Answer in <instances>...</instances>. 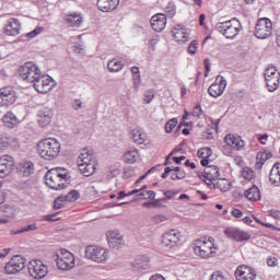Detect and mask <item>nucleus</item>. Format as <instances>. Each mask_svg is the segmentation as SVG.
Masks as SVG:
<instances>
[{
	"mask_svg": "<svg viewBox=\"0 0 280 280\" xmlns=\"http://www.w3.org/2000/svg\"><path fill=\"white\" fill-rule=\"evenodd\" d=\"M45 180L47 187L55 189V191H60V189L67 187V183L71 180V175L65 167H55L46 173Z\"/></svg>",
	"mask_w": 280,
	"mask_h": 280,
	"instance_id": "obj_1",
	"label": "nucleus"
},
{
	"mask_svg": "<svg viewBox=\"0 0 280 280\" xmlns=\"http://www.w3.org/2000/svg\"><path fill=\"white\" fill-rule=\"evenodd\" d=\"M37 152L45 161H54L60 154V142L56 138H46L38 142Z\"/></svg>",
	"mask_w": 280,
	"mask_h": 280,
	"instance_id": "obj_2",
	"label": "nucleus"
},
{
	"mask_svg": "<svg viewBox=\"0 0 280 280\" xmlns=\"http://www.w3.org/2000/svg\"><path fill=\"white\" fill-rule=\"evenodd\" d=\"M215 30L225 38L233 40L234 38H237V36H240V32L243 30V26L242 22H240L237 18H233L229 21L217 23Z\"/></svg>",
	"mask_w": 280,
	"mask_h": 280,
	"instance_id": "obj_3",
	"label": "nucleus"
},
{
	"mask_svg": "<svg viewBox=\"0 0 280 280\" xmlns=\"http://www.w3.org/2000/svg\"><path fill=\"white\" fill-rule=\"evenodd\" d=\"M78 168L83 176H93L95 174V159L93 154L89 153L86 149H83L77 160Z\"/></svg>",
	"mask_w": 280,
	"mask_h": 280,
	"instance_id": "obj_4",
	"label": "nucleus"
},
{
	"mask_svg": "<svg viewBox=\"0 0 280 280\" xmlns=\"http://www.w3.org/2000/svg\"><path fill=\"white\" fill-rule=\"evenodd\" d=\"M42 73L43 72L34 61L25 62L19 68V75L24 82L34 83L40 78Z\"/></svg>",
	"mask_w": 280,
	"mask_h": 280,
	"instance_id": "obj_5",
	"label": "nucleus"
},
{
	"mask_svg": "<svg viewBox=\"0 0 280 280\" xmlns=\"http://www.w3.org/2000/svg\"><path fill=\"white\" fill-rule=\"evenodd\" d=\"M218 248L213 245V237H209L208 241H196V245L194 247L195 255L197 257H201V259H207L214 255Z\"/></svg>",
	"mask_w": 280,
	"mask_h": 280,
	"instance_id": "obj_6",
	"label": "nucleus"
},
{
	"mask_svg": "<svg viewBox=\"0 0 280 280\" xmlns=\"http://www.w3.org/2000/svg\"><path fill=\"white\" fill-rule=\"evenodd\" d=\"M55 261L59 270H73L75 268V256L67 249H61L59 254L56 255Z\"/></svg>",
	"mask_w": 280,
	"mask_h": 280,
	"instance_id": "obj_7",
	"label": "nucleus"
},
{
	"mask_svg": "<svg viewBox=\"0 0 280 280\" xmlns=\"http://www.w3.org/2000/svg\"><path fill=\"white\" fill-rule=\"evenodd\" d=\"M265 81H266V86L269 93H275L277 89H279L280 84V72L277 71V67L275 66H269L266 68L265 72Z\"/></svg>",
	"mask_w": 280,
	"mask_h": 280,
	"instance_id": "obj_8",
	"label": "nucleus"
},
{
	"mask_svg": "<svg viewBox=\"0 0 280 280\" xmlns=\"http://www.w3.org/2000/svg\"><path fill=\"white\" fill-rule=\"evenodd\" d=\"M85 257L96 264H106L108 261V250L100 246L90 245L85 248Z\"/></svg>",
	"mask_w": 280,
	"mask_h": 280,
	"instance_id": "obj_9",
	"label": "nucleus"
},
{
	"mask_svg": "<svg viewBox=\"0 0 280 280\" xmlns=\"http://www.w3.org/2000/svg\"><path fill=\"white\" fill-rule=\"evenodd\" d=\"M255 36L260 40L270 38V36H272V21L268 18L259 19L255 26Z\"/></svg>",
	"mask_w": 280,
	"mask_h": 280,
	"instance_id": "obj_10",
	"label": "nucleus"
},
{
	"mask_svg": "<svg viewBox=\"0 0 280 280\" xmlns=\"http://www.w3.org/2000/svg\"><path fill=\"white\" fill-rule=\"evenodd\" d=\"M28 273L33 279H45L49 273V268L39 259L31 260L28 264Z\"/></svg>",
	"mask_w": 280,
	"mask_h": 280,
	"instance_id": "obj_11",
	"label": "nucleus"
},
{
	"mask_svg": "<svg viewBox=\"0 0 280 280\" xmlns=\"http://www.w3.org/2000/svg\"><path fill=\"white\" fill-rule=\"evenodd\" d=\"M19 100V94L12 86H3L0 89V106H12Z\"/></svg>",
	"mask_w": 280,
	"mask_h": 280,
	"instance_id": "obj_12",
	"label": "nucleus"
},
{
	"mask_svg": "<svg viewBox=\"0 0 280 280\" xmlns=\"http://www.w3.org/2000/svg\"><path fill=\"white\" fill-rule=\"evenodd\" d=\"M25 268V258L23 256H13L5 265L4 270L7 275H16Z\"/></svg>",
	"mask_w": 280,
	"mask_h": 280,
	"instance_id": "obj_13",
	"label": "nucleus"
},
{
	"mask_svg": "<svg viewBox=\"0 0 280 280\" xmlns=\"http://www.w3.org/2000/svg\"><path fill=\"white\" fill-rule=\"evenodd\" d=\"M52 82H54V79H51V77L43 75V72H42L39 74V78L35 79V81L33 82V86L35 91H37V93L45 94L51 91Z\"/></svg>",
	"mask_w": 280,
	"mask_h": 280,
	"instance_id": "obj_14",
	"label": "nucleus"
},
{
	"mask_svg": "<svg viewBox=\"0 0 280 280\" xmlns=\"http://www.w3.org/2000/svg\"><path fill=\"white\" fill-rule=\"evenodd\" d=\"M180 237H183L180 231L170 230L162 235V244L167 248H174L180 242Z\"/></svg>",
	"mask_w": 280,
	"mask_h": 280,
	"instance_id": "obj_15",
	"label": "nucleus"
},
{
	"mask_svg": "<svg viewBox=\"0 0 280 280\" xmlns=\"http://www.w3.org/2000/svg\"><path fill=\"white\" fill-rule=\"evenodd\" d=\"M236 280H255L257 279V271L250 266L241 265L236 268L235 272Z\"/></svg>",
	"mask_w": 280,
	"mask_h": 280,
	"instance_id": "obj_16",
	"label": "nucleus"
},
{
	"mask_svg": "<svg viewBox=\"0 0 280 280\" xmlns=\"http://www.w3.org/2000/svg\"><path fill=\"white\" fill-rule=\"evenodd\" d=\"M224 234L235 242H248L250 240V233L237 228H228L224 230Z\"/></svg>",
	"mask_w": 280,
	"mask_h": 280,
	"instance_id": "obj_17",
	"label": "nucleus"
},
{
	"mask_svg": "<svg viewBox=\"0 0 280 280\" xmlns=\"http://www.w3.org/2000/svg\"><path fill=\"white\" fill-rule=\"evenodd\" d=\"M14 170V158L11 155H2L0 158V178H5L10 176Z\"/></svg>",
	"mask_w": 280,
	"mask_h": 280,
	"instance_id": "obj_18",
	"label": "nucleus"
},
{
	"mask_svg": "<svg viewBox=\"0 0 280 280\" xmlns=\"http://www.w3.org/2000/svg\"><path fill=\"white\" fill-rule=\"evenodd\" d=\"M51 119H54V110L49 107H43L37 113V124L40 128H47L49 124H51Z\"/></svg>",
	"mask_w": 280,
	"mask_h": 280,
	"instance_id": "obj_19",
	"label": "nucleus"
},
{
	"mask_svg": "<svg viewBox=\"0 0 280 280\" xmlns=\"http://www.w3.org/2000/svg\"><path fill=\"white\" fill-rule=\"evenodd\" d=\"M224 142L230 150L236 151L244 150V145H246V143L242 140V137L235 136L233 133L226 135L224 138Z\"/></svg>",
	"mask_w": 280,
	"mask_h": 280,
	"instance_id": "obj_20",
	"label": "nucleus"
},
{
	"mask_svg": "<svg viewBox=\"0 0 280 280\" xmlns=\"http://www.w3.org/2000/svg\"><path fill=\"white\" fill-rule=\"evenodd\" d=\"M150 23L154 32H163L167 25V15L158 13L151 18Z\"/></svg>",
	"mask_w": 280,
	"mask_h": 280,
	"instance_id": "obj_21",
	"label": "nucleus"
},
{
	"mask_svg": "<svg viewBox=\"0 0 280 280\" xmlns=\"http://www.w3.org/2000/svg\"><path fill=\"white\" fill-rule=\"evenodd\" d=\"M148 189V186L144 185L143 187L139 189H133L129 192V196H135L138 200H154L156 198V192L153 190H145Z\"/></svg>",
	"mask_w": 280,
	"mask_h": 280,
	"instance_id": "obj_22",
	"label": "nucleus"
},
{
	"mask_svg": "<svg viewBox=\"0 0 280 280\" xmlns=\"http://www.w3.org/2000/svg\"><path fill=\"white\" fill-rule=\"evenodd\" d=\"M4 34H7V36H19V34H21V22L19 19L11 18L8 20L4 26Z\"/></svg>",
	"mask_w": 280,
	"mask_h": 280,
	"instance_id": "obj_23",
	"label": "nucleus"
},
{
	"mask_svg": "<svg viewBox=\"0 0 280 280\" xmlns=\"http://www.w3.org/2000/svg\"><path fill=\"white\" fill-rule=\"evenodd\" d=\"M107 242L110 248H121L124 246V235L118 230L109 231L107 233Z\"/></svg>",
	"mask_w": 280,
	"mask_h": 280,
	"instance_id": "obj_24",
	"label": "nucleus"
},
{
	"mask_svg": "<svg viewBox=\"0 0 280 280\" xmlns=\"http://www.w3.org/2000/svg\"><path fill=\"white\" fill-rule=\"evenodd\" d=\"M201 180H218L220 178V168L215 165L205 167L203 174L199 175Z\"/></svg>",
	"mask_w": 280,
	"mask_h": 280,
	"instance_id": "obj_25",
	"label": "nucleus"
},
{
	"mask_svg": "<svg viewBox=\"0 0 280 280\" xmlns=\"http://www.w3.org/2000/svg\"><path fill=\"white\" fill-rule=\"evenodd\" d=\"M118 5L119 0H97V8L101 12H113Z\"/></svg>",
	"mask_w": 280,
	"mask_h": 280,
	"instance_id": "obj_26",
	"label": "nucleus"
},
{
	"mask_svg": "<svg viewBox=\"0 0 280 280\" xmlns=\"http://www.w3.org/2000/svg\"><path fill=\"white\" fill-rule=\"evenodd\" d=\"M244 197L252 202H257V200H261V191L259 190V187L254 185L244 191Z\"/></svg>",
	"mask_w": 280,
	"mask_h": 280,
	"instance_id": "obj_27",
	"label": "nucleus"
},
{
	"mask_svg": "<svg viewBox=\"0 0 280 280\" xmlns=\"http://www.w3.org/2000/svg\"><path fill=\"white\" fill-rule=\"evenodd\" d=\"M172 34H173L175 40H177V43H187V38H189L187 31H185V28L180 25H176L172 30Z\"/></svg>",
	"mask_w": 280,
	"mask_h": 280,
	"instance_id": "obj_28",
	"label": "nucleus"
},
{
	"mask_svg": "<svg viewBox=\"0 0 280 280\" xmlns=\"http://www.w3.org/2000/svg\"><path fill=\"white\" fill-rule=\"evenodd\" d=\"M269 180L276 187H280V163H276L269 174Z\"/></svg>",
	"mask_w": 280,
	"mask_h": 280,
	"instance_id": "obj_29",
	"label": "nucleus"
},
{
	"mask_svg": "<svg viewBox=\"0 0 280 280\" xmlns=\"http://www.w3.org/2000/svg\"><path fill=\"white\" fill-rule=\"evenodd\" d=\"M2 121L7 128H14V126L19 125V118L14 113L9 112L2 117Z\"/></svg>",
	"mask_w": 280,
	"mask_h": 280,
	"instance_id": "obj_30",
	"label": "nucleus"
},
{
	"mask_svg": "<svg viewBox=\"0 0 280 280\" xmlns=\"http://www.w3.org/2000/svg\"><path fill=\"white\" fill-rule=\"evenodd\" d=\"M125 66L126 63L119 59H112L107 62V69L110 73H118Z\"/></svg>",
	"mask_w": 280,
	"mask_h": 280,
	"instance_id": "obj_31",
	"label": "nucleus"
},
{
	"mask_svg": "<svg viewBox=\"0 0 280 280\" xmlns=\"http://www.w3.org/2000/svg\"><path fill=\"white\" fill-rule=\"evenodd\" d=\"M66 23L70 27H80V25H82V15H80L78 13L69 14L66 18Z\"/></svg>",
	"mask_w": 280,
	"mask_h": 280,
	"instance_id": "obj_32",
	"label": "nucleus"
},
{
	"mask_svg": "<svg viewBox=\"0 0 280 280\" xmlns=\"http://www.w3.org/2000/svg\"><path fill=\"white\" fill-rule=\"evenodd\" d=\"M32 231H38V225L36 223H31L19 230L13 229L10 231V235H21L23 233H32Z\"/></svg>",
	"mask_w": 280,
	"mask_h": 280,
	"instance_id": "obj_33",
	"label": "nucleus"
},
{
	"mask_svg": "<svg viewBox=\"0 0 280 280\" xmlns=\"http://www.w3.org/2000/svg\"><path fill=\"white\" fill-rule=\"evenodd\" d=\"M33 172H34V164L31 161L20 164V174L24 176V178L32 176Z\"/></svg>",
	"mask_w": 280,
	"mask_h": 280,
	"instance_id": "obj_34",
	"label": "nucleus"
},
{
	"mask_svg": "<svg viewBox=\"0 0 280 280\" xmlns=\"http://www.w3.org/2000/svg\"><path fill=\"white\" fill-rule=\"evenodd\" d=\"M138 159H139V151H137V149H131L127 151L122 156V161L125 163H129L130 165H132V163H137Z\"/></svg>",
	"mask_w": 280,
	"mask_h": 280,
	"instance_id": "obj_35",
	"label": "nucleus"
},
{
	"mask_svg": "<svg viewBox=\"0 0 280 280\" xmlns=\"http://www.w3.org/2000/svg\"><path fill=\"white\" fill-rule=\"evenodd\" d=\"M257 159V165H259L261 167V165H264V163H266V161H268L269 159H272V152L270 151H259L256 155Z\"/></svg>",
	"mask_w": 280,
	"mask_h": 280,
	"instance_id": "obj_36",
	"label": "nucleus"
},
{
	"mask_svg": "<svg viewBox=\"0 0 280 280\" xmlns=\"http://www.w3.org/2000/svg\"><path fill=\"white\" fill-rule=\"evenodd\" d=\"M208 93L211 97H220L221 95H223L224 91L222 88H220L218 85V83H212L209 89H208Z\"/></svg>",
	"mask_w": 280,
	"mask_h": 280,
	"instance_id": "obj_37",
	"label": "nucleus"
},
{
	"mask_svg": "<svg viewBox=\"0 0 280 280\" xmlns=\"http://www.w3.org/2000/svg\"><path fill=\"white\" fill-rule=\"evenodd\" d=\"M131 137H132L135 143H138L139 145H143V143H145V138H143V133H141L137 129L131 131Z\"/></svg>",
	"mask_w": 280,
	"mask_h": 280,
	"instance_id": "obj_38",
	"label": "nucleus"
},
{
	"mask_svg": "<svg viewBox=\"0 0 280 280\" xmlns=\"http://www.w3.org/2000/svg\"><path fill=\"white\" fill-rule=\"evenodd\" d=\"M165 12L168 19H174V16H176V3L172 1L168 2L167 5L165 7Z\"/></svg>",
	"mask_w": 280,
	"mask_h": 280,
	"instance_id": "obj_39",
	"label": "nucleus"
},
{
	"mask_svg": "<svg viewBox=\"0 0 280 280\" xmlns=\"http://www.w3.org/2000/svg\"><path fill=\"white\" fill-rule=\"evenodd\" d=\"M242 176L245 180H253L255 178V172L249 167H245L242 171Z\"/></svg>",
	"mask_w": 280,
	"mask_h": 280,
	"instance_id": "obj_40",
	"label": "nucleus"
},
{
	"mask_svg": "<svg viewBox=\"0 0 280 280\" xmlns=\"http://www.w3.org/2000/svg\"><path fill=\"white\" fill-rule=\"evenodd\" d=\"M176 126H178V118H172L171 120H168L165 125V130L167 133H171L172 130H174V128H176Z\"/></svg>",
	"mask_w": 280,
	"mask_h": 280,
	"instance_id": "obj_41",
	"label": "nucleus"
},
{
	"mask_svg": "<svg viewBox=\"0 0 280 280\" xmlns=\"http://www.w3.org/2000/svg\"><path fill=\"white\" fill-rule=\"evenodd\" d=\"M44 30L45 28L43 26L36 27L32 32L27 33L25 36H26V38H36V36H38V34H43Z\"/></svg>",
	"mask_w": 280,
	"mask_h": 280,
	"instance_id": "obj_42",
	"label": "nucleus"
},
{
	"mask_svg": "<svg viewBox=\"0 0 280 280\" xmlns=\"http://www.w3.org/2000/svg\"><path fill=\"white\" fill-rule=\"evenodd\" d=\"M78 198H80V192H78V190H71L66 196V200H68V202H74V200H78Z\"/></svg>",
	"mask_w": 280,
	"mask_h": 280,
	"instance_id": "obj_43",
	"label": "nucleus"
},
{
	"mask_svg": "<svg viewBox=\"0 0 280 280\" xmlns=\"http://www.w3.org/2000/svg\"><path fill=\"white\" fill-rule=\"evenodd\" d=\"M214 84L219 85L223 91H226V79L222 75H218Z\"/></svg>",
	"mask_w": 280,
	"mask_h": 280,
	"instance_id": "obj_44",
	"label": "nucleus"
},
{
	"mask_svg": "<svg viewBox=\"0 0 280 280\" xmlns=\"http://www.w3.org/2000/svg\"><path fill=\"white\" fill-rule=\"evenodd\" d=\"M156 171V166L151 167L144 175L140 176L137 180H136V185H139V183H141L142 180H145V178H148L149 174H153V172Z\"/></svg>",
	"mask_w": 280,
	"mask_h": 280,
	"instance_id": "obj_45",
	"label": "nucleus"
},
{
	"mask_svg": "<svg viewBox=\"0 0 280 280\" xmlns=\"http://www.w3.org/2000/svg\"><path fill=\"white\" fill-rule=\"evenodd\" d=\"M183 178H185V172H179V173L171 172V179L172 180H183Z\"/></svg>",
	"mask_w": 280,
	"mask_h": 280,
	"instance_id": "obj_46",
	"label": "nucleus"
},
{
	"mask_svg": "<svg viewBox=\"0 0 280 280\" xmlns=\"http://www.w3.org/2000/svg\"><path fill=\"white\" fill-rule=\"evenodd\" d=\"M165 220H167V218L163 214H156L152 218L153 224H161V222H165Z\"/></svg>",
	"mask_w": 280,
	"mask_h": 280,
	"instance_id": "obj_47",
	"label": "nucleus"
},
{
	"mask_svg": "<svg viewBox=\"0 0 280 280\" xmlns=\"http://www.w3.org/2000/svg\"><path fill=\"white\" fill-rule=\"evenodd\" d=\"M267 266L270 268H276V266H279V259H277V257L267 258Z\"/></svg>",
	"mask_w": 280,
	"mask_h": 280,
	"instance_id": "obj_48",
	"label": "nucleus"
},
{
	"mask_svg": "<svg viewBox=\"0 0 280 280\" xmlns=\"http://www.w3.org/2000/svg\"><path fill=\"white\" fill-rule=\"evenodd\" d=\"M188 51L192 55L198 51V40L195 39L190 43V45L188 46Z\"/></svg>",
	"mask_w": 280,
	"mask_h": 280,
	"instance_id": "obj_49",
	"label": "nucleus"
},
{
	"mask_svg": "<svg viewBox=\"0 0 280 280\" xmlns=\"http://www.w3.org/2000/svg\"><path fill=\"white\" fill-rule=\"evenodd\" d=\"M154 100V92L148 91L144 93V103L150 104Z\"/></svg>",
	"mask_w": 280,
	"mask_h": 280,
	"instance_id": "obj_50",
	"label": "nucleus"
},
{
	"mask_svg": "<svg viewBox=\"0 0 280 280\" xmlns=\"http://www.w3.org/2000/svg\"><path fill=\"white\" fill-rule=\"evenodd\" d=\"M133 80V89L139 90V86H141V74L132 77Z\"/></svg>",
	"mask_w": 280,
	"mask_h": 280,
	"instance_id": "obj_51",
	"label": "nucleus"
},
{
	"mask_svg": "<svg viewBox=\"0 0 280 280\" xmlns=\"http://www.w3.org/2000/svg\"><path fill=\"white\" fill-rule=\"evenodd\" d=\"M10 145V138H0V151Z\"/></svg>",
	"mask_w": 280,
	"mask_h": 280,
	"instance_id": "obj_52",
	"label": "nucleus"
},
{
	"mask_svg": "<svg viewBox=\"0 0 280 280\" xmlns=\"http://www.w3.org/2000/svg\"><path fill=\"white\" fill-rule=\"evenodd\" d=\"M197 155L199 159H207L209 156V149H199Z\"/></svg>",
	"mask_w": 280,
	"mask_h": 280,
	"instance_id": "obj_53",
	"label": "nucleus"
},
{
	"mask_svg": "<svg viewBox=\"0 0 280 280\" xmlns=\"http://www.w3.org/2000/svg\"><path fill=\"white\" fill-rule=\"evenodd\" d=\"M210 280H226V277H224V275H222V272L215 271V272L211 276Z\"/></svg>",
	"mask_w": 280,
	"mask_h": 280,
	"instance_id": "obj_54",
	"label": "nucleus"
},
{
	"mask_svg": "<svg viewBox=\"0 0 280 280\" xmlns=\"http://www.w3.org/2000/svg\"><path fill=\"white\" fill-rule=\"evenodd\" d=\"M203 66L206 69L205 78H207L209 75V71H211V62L209 61V59L203 60Z\"/></svg>",
	"mask_w": 280,
	"mask_h": 280,
	"instance_id": "obj_55",
	"label": "nucleus"
},
{
	"mask_svg": "<svg viewBox=\"0 0 280 280\" xmlns=\"http://www.w3.org/2000/svg\"><path fill=\"white\" fill-rule=\"evenodd\" d=\"M62 207H65L62 198H57L54 202V209H62Z\"/></svg>",
	"mask_w": 280,
	"mask_h": 280,
	"instance_id": "obj_56",
	"label": "nucleus"
},
{
	"mask_svg": "<svg viewBox=\"0 0 280 280\" xmlns=\"http://www.w3.org/2000/svg\"><path fill=\"white\" fill-rule=\"evenodd\" d=\"M200 115H202V108L197 105L192 110V117H200Z\"/></svg>",
	"mask_w": 280,
	"mask_h": 280,
	"instance_id": "obj_57",
	"label": "nucleus"
},
{
	"mask_svg": "<svg viewBox=\"0 0 280 280\" xmlns=\"http://www.w3.org/2000/svg\"><path fill=\"white\" fill-rule=\"evenodd\" d=\"M72 107L74 110H80L82 108V101L81 100H74L72 102Z\"/></svg>",
	"mask_w": 280,
	"mask_h": 280,
	"instance_id": "obj_58",
	"label": "nucleus"
},
{
	"mask_svg": "<svg viewBox=\"0 0 280 280\" xmlns=\"http://www.w3.org/2000/svg\"><path fill=\"white\" fill-rule=\"evenodd\" d=\"M162 202H167V198H162V199H156L153 201V207H163V203Z\"/></svg>",
	"mask_w": 280,
	"mask_h": 280,
	"instance_id": "obj_59",
	"label": "nucleus"
},
{
	"mask_svg": "<svg viewBox=\"0 0 280 280\" xmlns=\"http://www.w3.org/2000/svg\"><path fill=\"white\" fill-rule=\"evenodd\" d=\"M206 182V185L209 187V189H215L217 187H220V183L214 184L213 180H203Z\"/></svg>",
	"mask_w": 280,
	"mask_h": 280,
	"instance_id": "obj_60",
	"label": "nucleus"
},
{
	"mask_svg": "<svg viewBox=\"0 0 280 280\" xmlns=\"http://www.w3.org/2000/svg\"><path fill=\"white\" fill-rule=\"evenodd\" d=\"M56 214H46L43 217L44 222H56Z\"/></svg>",
	"mask_w": 280,
	"mask_h": 280,
	"instance_id": "obj_61",
	"label": "nucleus"
},
{
	"mask_svg": "<svg viewBox=\"0 0 280 280\" xmlns=\"http://www.w3.org/2000/svg\"><path fill=\"white\" fill-rule=\"evenodd\" d=\"M269 215H271V218H275V220H280V210H270Z\"/></svg>",
	"mask_w": 280,
	"mask_h": 280,
	"instance_id": "obj_62",
	"label": "nucleus"
},
{
	"mask_svg": "<svg viewBox=\"0 0 280 280\" xmlns=\"http://www.w3.org/2000/svg\"><path fill=\"white\" fill-rule=\"evenodd\" d=\"M231 214L234 217V218H242V215H244V213H242V210L240 209H233Z\"/></svg>",
	"mask_w": 280,
	"mask_h": 280,
	"instance_id": "obj_63",
	"label": "nucleus"
},
{
	"mask_svg": "<svg viewBox=\"0 0 280 280\" xmlns=\"http://www.w3.org/2000/svg\"><path fill=\"white\" fill-rule=\"evenodd\" d=\"M172 174V167L167 166L164 170V173L162 174V178H167Z\"/></svg>",
	"mask_w": 280,
	"mask_h": 280,
	"instance_id": "obj_64",
	"label": "nucleus"
}]
</instances>
